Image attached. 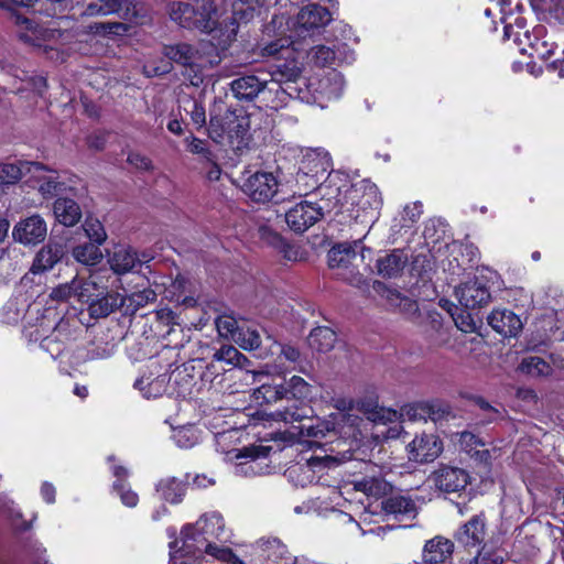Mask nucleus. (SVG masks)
Segmentation results:
<instances>
[{
  "label": "nucleus",
  "instance_id": "nucleus-1",
  "mask_svg": "<svg viewBox=\"0 0 564 564\" xmlns=\"http://www.w3.org/2000/svg\"><path fill=\"white\" fill-rule=\"evenodd\" d=\"M359 451L360 447L355 448V462L358 460L355 464V475H365L360 479L355 478V491L381 499L380 509L387 518L392 517L397 521L414 519L417 514L415 501L410 496L393 492V486L383 478L377 464L356 456Z\"/></svg>",
  "mask_w": 564,
  "mask_h": 564
},
{
  "label": "nucleus",
  "instance_id": "nucleus-2",
  "mask_svg": "<svg viewBox=\"0 0 564 564\" xmlns=\"http://www.w3.org/2000/svg\"><path fill=\"white\" fill-rule=\"evenodd\" d=\"M489 519L485 510L473 514L467 521L460 523L453 533V540L458 549L471 557L462 564H505L508 552L502 547L499 538L490 536Z\"/></svg>",
  "mask_w": 564,
  "mask_h": 564
},
{
  "label": "nucleus",
  "instance_id": "nucleus-3",
  "mask_svg": "<svg viewBox=\"0 0 564 564\" xmlns=\"http://www.w3.org/2000/svg\"><path fill=\"white\" fill-rule=\"evenodd\" d=\"M208 50H215L213 44L199 43L193 45L186 42L164 45L162 54L173 65L183 68L182 74L192 86L198 87L204 82V69L214 67L220 62L218 55L210 57Z\"/></svg>",
  "mask_w": 564,
  "mask_h": 564
},
{
  "label": "nucleus",
  "instance_id": "nucleus-4",
  "mask_svg": "<svg viewBox=\"0 0 564 564\" xmlns=\"http://www.w3.org/2000/svg\"><path fill=\"white\" fill-rule=\"evenodd\" d=\"M171 19L182 28L210 33L217 28L216 8L213 0L174 2L170 8Z\"/></svg>",
  "mask_w": 564,
  "mask_h": 564
},
{
  "label": "nucleus",
  "instance_id": "nucleus-5",
  "mask_svg": "<svg viewBox=\"0 0 564 564\" xmlns=\"http://www.w3.org/2000/svg\"><path fill=\"white\" fill-rule=\"evenodd\" d=\"M95 280H86L79 291V301L87 303V312L90 318H107L112 313L120 311L123 305L122 294L116 291L98 292Z\"/></svg>",
  "mask_w": 564,
  "mask_h": 564
},
{
  "label": "nucleus",
  "instance_id": "nucleus-6",
  "mask_svg": "<svg viewBox=\"0 0 564 564\" xmlns=\"http://www.w3.org/2000/svg\"><path fill=\"white\" fill-rule=\"evenodd\" d=\"M248 128L249 119L246 116L228 110L221 117H210L208 133L214 141H218L224 134H227L232 148L239 151L247 147Z\"/></svg>",
  "mask_w": 564,
  "mask_h": 564
},
{
  "label": "nucleus",
  "instance_id": "nucleus-7",
  "mask_svg": "<svg viewBox=\"0 0 564 564\" xmlns=\"http://www.w3.org/2000/svg\"><path fill=\"white\" fill-rule=\"evenodd\" d=\"M355 196H357V215L355 223H359L366 229L362 238L367 236L371 227L379 219V210L382 205V198L376 184L369 180H362L355 185Z\"/></svg>",
  "mask_w": 564,
  "mask_h": 564
},
{
  "label": "nucleus",
  "instance_id": "nucleus-8",
  "mask_svg": "<svg viewBox=\"0 0 564 564\" xmlns=\"http://www.w3.org/2000/svg\"><path fill=\"white\" fill-rule=\"evenodd\" d=\"M85 14L88 17L117 14L124 21L144 24L148 12L143 4L132 0H95L87 4Z\"/></svg>",
  "mask_w": 564,
  "mask_h": 564
},
{
  "label": "nucleus",
  "instance_id": "nucleus-9",
  "mask_svg": "<svg viewBox=\"0 0 564 564\" xmlns=\"http://www.w3.org/2000/svg\"><path fill=\"white\" fill-rule=\"evenodd\" d=\"M329 212L330 202L328 199L302 200L285 213V221L294 232L303 234Z\"/></svg>",
  "mask_w": 564,
  "mask_h": 564
},
{
  "label": "nucleus",
  "instance_id": "nucleus-10",
  "mask_svg": "<svg viewBox=\"0 0 564 564\" xmlns=\"http://www.w3.org/2000/svg\"><path fill=\"white\" fill-rule=\"evenodd\" d=\"M330 20L332 15L327 8L311 3L299 11L292 30L297 39L314 37L322 33Z\"/></svg>",
  "mask_w": 564,
  "mask_h": 564
},
{
  "label": "nucleus",
  "instance_id": "nucleus-11",
  "mask_svg": "<svg viewBox=\"0 0 564 564\" xmlns=\"http://www.w3.org/2000/svg\"><path fill=\"white\" fill-rule=\"evenodd\" d=\"M241 189L253 202L268 203L276 196L279 182L273 173L258 171L243 181Z\"/></svg>",
  "mask_w": 564,
  "mask_h": 564
},
{
  "label": "nucleus",
  "instance_id": "nucleus-12",
  "mask_svg": "<svg viewBox=\"0 0 564 564\" xmlns=\"http://www.w3.org/2000/svg\"><path fill=\"white\" fill-rule=\"evenodd\" d=\"M302 68L295 59H285L282 63L273 65L269 73H265L270 82L280 85L281 94L291 98L300 97V89L294 84L301 78Z\"/></svg>",
  "mask_w": 564,
  "mask_h": 564
},
{
  "label": "nucleus",
  "instance_id": "nucleus-13",
  "mask_svg": "<svg viewBox=\"0 0 564 564\" xmlns=\"http://www.w3.org/2000/svg\"><path fill=\"white\" fill-rule=\"evenodd\" d=\"M435 488L444 494L463 491L470 481L469 474L459 467L441 465L431 475Z\"/></svg>",
  "mask_w": 564,
  "mask_h": 564
},
{
  "label": "nucleus",
  "instance_id": "nucleus-14",
  "mask_svg": "<svg viewBox=\"0 0 564 564\" xmlns=\"http://www.w3.org/2000/svg\"><path fill=\"white\" fill-rule=\"evenodd\" d=\"M409 459L417 464L434 462L443 452V442L435 434L422 433L406 446Z\"/></svg>",
  "mask_w": 564,
  "mask_h": 564
},
{
  "label": "nucleus",
  "instance_id": "nucleus-15",
  "mask_svg": "<svg viewBox=\"0 0 564 564\" xmlns=\"http://www.w3.org/2000/svg\"><path fill=\"white\" fill-rule=\"evenodd\" d=\"M455 295L466 310L480 308L491 301L489 288L477 278L459 284L455 289Z\"/></svg>",
  "mask_w": 564,
  "mask_h": 564
},
{
  "label": "nucleus",
  "instance_id": "nucleus-16",
  "mask_svg": "<svg viewBox=\"0 0 564 564\" xmlns=\"http://www.w3.org/2000/svg\"><path fill=\"white\" fill-rule=\"evenodd\" d=\"M329 269L336 279L350 283L352 280V245L349 241L337 242L327 253Z\"/></svg>",
  "mask_w": 564,
  "mask_h": 564
},
{
  "label": "nucleus",
  "instance_id": "nucleus-17",
  "mask_svg": "<svg viewBox=\"0 0 564 564\" xmlns=\"http://www.w3.org/2000/svg\"><path fill=\"white\" fill-rule=\"evenodd\" d=\"M355 409L361 412L365 419L372 424L393 423L399 419L397 410L379 405L378 395L375 392L355 401Z\"/></svg>",
  "mask_w": 564,
  "mask_h": 564
},
{
  "label": "nucleus",
  "instance_id": "nucleus-18",
  "mask_svg": "<svg viewBox=\"0 0 564 564\" xmlns=\"http://www.w3.org/2000/svg\"><path fill=\"white\" fill-rule=\"evenodd\" d=\"M46 234V223L40 215L20 220L13 229V238L23 245H36L45 239Z\"/></svg>",
  "mask_w": 564,
  "mask_h": 564
},
{
  "label": "nucleus",
  "instance_id": "nucleus-19",
  "mask_svg": "<svg viewBox=\"0 0 564 564\" xmlns=\"http://www.w3.org/2000/svg\"><path fill=\"white\" fill-rule=\"evenodd\" d=\"M269 84L265 73L243 75L230 83L234 96L239 100L252 101Z\"/></svg>",
  "mask_w": 564,
  "mask_h": 564
},
{
  "label": "nucleus",
  "instance_id": "nucleus-20",
  "mask_svg": "<svg viewBox=\"0 0 564 564\" xmlns=\"http://www.w3.org/2000/svg\"><path fill=\"white\" fill-rule=\"evenodd\" d=\"M406 414L412 420H431L433 422L441 421L451 413V405L440 399L430 401H420L406 406Z\"/></svg>",
  "mask_w": 564,
  "mask_h": 564
},
{
  "label": "nucleus",
  "instance_id": "nucleus-21",
  "mask_svg": "<svg viewBox=\"0 0 564 564\" xmlns=\"http://www.w3.org/2000/svg\"><path fill=\"white\" fill-rule=\"evenodd\" d=\"M488 325L503 337H516L523 325L520 317L508 308H495L487 316Z\"/></svg>",
  "mask_w": 564,
  "mask_h": 564
},
{
  "label": "nucleus",
  "instance_id": "nucleus-22",
  "mask_svg": "<svg viewBox=\"0 0 564 564\" xmlns=\"http://www.w3.org/2000/svg\"><path fill=\"white\" fill-rule=\"evenodd\" d=\"M181 534L183 538V545L177 552L180 554L173 557V564H202L204 557L202 549L197 546L196 550H193V542L199 543V538L200 540H205L204 536H200V534L196 536L194 529L189 527L183 530ZM200 543L205 546L204 541H200Z\"/></svg>",
  "mask_w": 564,
  "mask_h": 564
},
{
  "label": "nucleus",
  "instance_id": "nucleus-23",
  "mask_svg": "<svg viewBox=\"0 0 564 564\" xmlns=\"http://www.w3.org/2000/svg\"><path fill=\"white\" fill-rule=\"evenodd\" d=\"M108 263L113 273L123 275L141 267L142 260L131 247L120 246L108 256Z\"/></svg>",
  "mask_w": 564,
  "mask_h": 564
},
{
  "label": "nucleus",
  "instance_id": "nucleus-24",
  "mask_svg": "<svg viewBox=\"0 0 564 564\" xmlns=\"http://www.w3.org/2000/svg\"><path fill=\"white\" fill-rule=\"evenodd\" d=\"M382 296L387 300L388 304L392 307L399 308V312L405 316L410 322L420 323L423 316V311L420 310L416 301L403 296L397 290L384 288Z\"/></svg>",
  "mask_w": 564,
  "mask_h": 564
},
{
  "label": "nucleus",
  "instance_id": "nucleus-25",
  "mask_svg": "<svg viewBox=\"0 0 564 564\" xmlns=\"http://www.w3.org/2000/svg\"><path fill=\"white\" fill-rule=\"evenodd\" d=\"M454 540H448L444 536H435L426 541L423 547V560L429 564L444 563L454 551Z\"/></svg>",
  "mask_w": 564,
  "mask_h": 564
},
{
  "label": "nucleus",
  "instance_id": "nucleus-26",
  "mask_svg": "<svg viewBox=\"0 0 564 564\" xmlns=\"http://www.w3.org/2000/svg\"><path fill=\"white\" fill-rule=\"evenodd\" d=\"M45 167L37 162L0 163V185L15 184L25 173H37Z\"/></svg>",
  "mask_w": 564,
  "mask_h": 564
},
{
  "label": "nucleus",
  "instance_id": "nucleus-27",
  "mask_svg": "<svg viewBox=\"0 0 564 564\" xmlns=\"http://www.w3.org/2000/svg\"><path fill=\"white\" fill-rule=\"evenodd\" d=\"M64 247L59 243H47L42 247L32 263V273H43L51 270L64 257Z\"/></svg>",
  "mask_w": 564,
  "mask_h": 564
},
{
  "label": "nucleus",
  "instance_id": "nucleus-28",
  "mask_svg": "<svg viewBox=\"0 0 564 564\" xmlns=\"http://www.w3.org/2000/svg\"><path fill=\"white\" fill-rule=\"evenodd\" d=\"M9 21L19 28L17 36L24 43L37 45V41L43 35V29L35 21L20 14L17 11H10Z\"/></svg>",
  "mask_w": 564,
  "mask_h": 564
},
{
  "label": "nucleus",
  "instance_id": "nucleus-29",
  "mask_svg": "<svg viewBox=\"0 0 564 564\" xmlns=\"http://www.w3.org/2000/svg\"><path fill=\"white\" fill-rule=\"evenodd\" d=\"M307 346L313 352H329L341 348L336 333L326 326L314 328L307 336Z\"/></svg>",
  "mask_w": 564,
  "mask_h": 564
},
{
  "label": "nucleus",
  "instance_id": "nucleus-30",
  "mask_svg": "<svg viewBox=\"0 0 564 564\" xmlns=\"http://www.w3.org/2000/svg\"><path fill=\"white\" fill-rule=\"evenodd\" d=\"M56 220L64 226L73 227L82 218V208L77 202L69 197H58L53 205Z\"/></svg>",
  "mask_w": 564,
  "mask_h": 564
},
{
  "label": "nucleus",
  "instance_id": "nucleus-31",
  "mask_svg": "<svg viewBox=\"0 0 564 564\" xmlns=\"http://www.w3.org/2000/svg\"><path fill=\"white\" fill-rule=\"evenodd\" d=\"M406 262V253L401 249H394L391 253L377 260L378 273L383 278H394L402 272Z\"/></svg>",
  "mask_w": 564,
  "mask_h": 564
},
{
  "label": "nucleus",
  "instance_id": "nucleus-32",
  "mask_svg": "<svg viewBox=\"0 0 564 564\" xmlns=\"http://www.w3.org/2000/svg\"><path fill=\"white\" fill-rule=\"evenodd\" d=\"M423 205L421 202L406 204L402 212L392 220L391 230L393 234H401L403 229H411L421 218Z\"/></svg>",
  "mask_w": 564,
  "mask_h": 564
},
{
  "label": "nucleus",
  "instance_id": "nucleus-33",
  "mask_svg": "<svg viewBox=\"0 0 564 564\" xmlns=\"http://www.w3.org/2000/svg\"><path fill=\"white\" fill-rule=\"evenodd\" d=\"M123 305L121 313L123 316H133L135 313L156 300V293L152 289H144L130 295H122Z\"/></svg>",
  "mask_w": 564,
  "mask_h": 564
},
{
  "label": "nucleus",
  "instance_id": "nucleus-34",
  "mask_svg": "<svg viewBox=\"0 0 564 564\" xmlns=\"http://www.w3.org/2000/svg\"><path fill=\"white\" fill-rule=\"evenodd\" d=\"M45 172H48L44 175L37 176L39 182V192L42 194L43 197H54L58 196L61 194L67 193V191H70L72 188L68 187L64 182L59 181V176L57 172L50 171L46 166Z\"/></svg>",
  "mask_w": 564,
  "mask_h": 564
},
{
  "label": "nucleus",
  "instance_id": "nucleus-35",
  "mask_svg": "<svg viewBox=\"0 0 564 564\" xmlns=\"http://www.w3.org/2000/svg\"><path fill=\"white\" fill-rule=\"evenodd\" d=\"M156 490L165 501L178 503L185 495L186 485L175 477H166L159 481Z\"/></svg>",
  "mask_w": 564,
  "mask_h": 564
},
{
  "label": "nucleus",
  "instance_id": "nucleus-36",
  "mask_svg": "<svg viewBox=\"0 0 564 564\" xmlns=\"http://www.w3.org/2000/svg\"><path fill=\"white\" fill-rule=\"evenodd\" d=\"M101 245L96 242H85L73 248L72 254L74 259L85 265H96L101 262L104 253L100 249Z\"/></svg>",
  "mask_w": 564,
  "mask_h": 564
},
{
  "label": "nucleus",
  "instance_id": "nucleus-37",
  "mask_svg": "<svg viewBox=\"0 0 564 564\" xmlns=\"http://www.w3.org/2000/svg\"><path fill=\"white\" fill-rule=\"evenodd\" d=\"M178 104L180 111L188 115L197 128H202L206 123L205 108L202 102L189 95H183L180 97Z\"/></svg>",
  "mask_w": 564,
  "mask_h": 564
},
{
  "label": "nucleus",
  "instance_id": "nucleus-38",
  "mask_svg": "<svg viewBox=\"0 0 564 564\" xmlns=\"http://www.w3.org/2000/svg\"><path fill=\"white\" fill-rule=\"evenodd\" d=\"M257 546L261 551L262 556L273 563L285 558L289 553L286 545L276 538L260 539L257 542Z\"/></svg>",
  "mask_w": 564,
  "mask_h": 564
},
{
  "label": "nucleus",
  "instance_id": "nucleus-39",
  "mask_svg": "<svg viewBox=\"0 0 564 564\" xmlns=\"http://www.w3.org/2000/svg\"><path fill=\"white\" fill-rule=\"evenodd\" d=\"M187 151L197 155L202 164L214 162L217 156L210 149L209 142L191 135L185 139Z\"/></svg>",
  "mask_w": 564,
  "mask_h": 564
},
{
  "label": "nucleus",
  "instance_id": "nucleus-40",
  "mask_svg": "<svg viewBox=\"0 0 564 564\" xmlns=\"http://www.w3.org/2000/svg\"><path fill=\"white\" fill-rule=\"evenodd\" d=\"M518 370L532 377H541L550 375L552 368L542 358L538 356H530L521 361Z\"/></svg>",
  "mask_w": 564,
  "mask_h": 564
},
{
  "label": "nucleus",
  "instance_id": "nucleus-41",
  "mask_svg": "<svg viewBox=\"0 0 564 564\" xmlns=\"http://www.w3.org/2000/svg\"><path fill=\"white\" fill-rule=\"evenodd\" d=\"M243 350H256L260 347V335L256 329L240 327L232 339Z\"/></svg>",
  "mask_w": 564,
  "mask_h": 564
},
{
  "label": "nucleus",
  "instance_id": "nucleus-42",
  "mask_svg": "<svg viewBox=\"0 0 564 564\" xmlns=\"http://www.w3.org/2000/svg\"><path fill=\"white\" fill-rule=\"evenodd\" d=\"M173 440L180 448H191L199 442V431L193 426H182L173 434Z\"/></svg>",
  "mask_w": 564,
  "mask_h": 564
},
{
  "label": "nucleus",
  "instance_id": "nucleus-43",
  "mask_svg": "<svg viewBox=\"0 0 564 564\" xmlns=\"http://www.w3.org/2000/svg\"><path fill=\"white\" fill-rule=\"evenodd\" d=\"M247 361L246 355H232V357L228 359L226 355H213L210 368L213 369V373L217 375L220 371H227L226 366H231V368L236 366L243 367V364Z\"/></svg>",
  "mask_w": 564,
  "mask_h": 564
},
{
  "label": "nucleus",
  "instance_id": "nucleus-44",
  "mask_svg": "<svg viewBox=\"0 0 564 564\" xmlns=\"http://www.w3.org/2000/svg\"><path fill=\"white\" fill-rule=\"evenodd\" d=\"M86 237L98 245H102L107 240V232L104 225L96 218L88 217L83 224Z\"/></svg>",
  "mask_w": 564,
  "mask_h": 564
},
{
  "label": "nucleus",
  "instance_id": "nucleus-45",
  "mask_svg": "<svg viewBox=\"0 0 564 564\" xmlns=\"http://www.w3.org/2000/svg\"><path fill=\"white\" fill-rule=\"evenodd\" d=\"M254 393L257 400L261 398L267 403L276 402L278 400L288 397L286 388L283 384H262Z\"/></svg>",
  "mask_w": 564,
  "mask_h": 564
},
{
  "label": "nucleus",
  "instance_id": "nucleus-46",
  "mask_svg": "<svg viewBox=\"0 0 564 564\" xmlns=\"http://www.w3.org/2000/svg\"><path fill=\"white\" fill-rule=\"evenodd\" d=\"M514 24L518 31L517 33H514V37L512 39V41L519 47V51L525 53L527 50L524 47V44L528 42L529 46H531L534 51L538 52V48L535 47L531 40V34L529 30H527L525 20L522 17H516Z\"/></svg>",
  "mask_w": 564,
  "mask_h": 564
},
{
  "label": "nucleus",
  "instance_id": "nucleus-47",
  "mask_svg": "<svg viewBox=\"0 0 564 564\" xmlns=\"http://www.w3.org/2000/svg\"><path fill=\"white\" fill-rule=\"evenodd\" d=\"M451 317L463 333H476L477 322L469 312L455 308V312H451Z\"/></svg>",
  "mask_w": 564,
  "mask_h": 564
},
{
  "label": "nucleus",
  "instance_id": "nucleus-48",
  "mask_svg": "<svg viewBox=\"0 0 564 564\" xmlns=\"http://www.w3.org/2000/svg\"><path fill=\"white\" fill-rule=\"evenodd\" d=\"M308 58L314 65L325 67L335 59V52L325 45H316L311 48Z\"/></svg>",
  "mask_w": 564,
  "mask_h": 564
},
{
  "label": "nucleus",
  "instance_id": "nucleus-49",
  "mask_svg": "<svg viewBox=\"0 0 564 564\" xmlns=\"http://www.w3.org/2000/svg\"><path fill=\"white\" fill-rule=\"evenodd\" d=\"M85 281L73 280L70 284H61L53 289L51 292V299L56 301H66L72 294H75L79 300V291Z\"/></svg>",
  "mask_w": 564,
  "mask_h": 564
},
{
  "label": "nucleus",
  "instance_id": "nucleus-50",
  "mask_svg": "<svg viewBox=\"0 0 564 564\" xmlns=\"http://www.w3.org/2000/svg\"><path fill=\"white\" fill-rule=\"evenodd\" d=\"M197 525L200 527V530L204 533L215 534L216 536H219L220 532H223L225 528L224 519L219 513H212L202 518L197 522Z\"/></svg>",
  "mask_w": 564,
  "mask_h": 564
},
{
  "label": "nucleus",
  "instance_id": "nucleus-51",
  "mask_svg": "<svg viewBox=\"0 0 564 564\" xmlns=\"http://www.w3.org/2000/svg\"><path fill=\"white\" fill-rule=\"evenodd\" d=\"M288 394H291L294 399H304L310 394V386L307 382L299 377L293 376L285 386Z\"/></svg>",
  "mask_w": 564,
  "mask_h": 564
},
{
  "label": "nucleus",
  "instance_id": "nucleus-52",
  "mask_svg": "<svg viewBox=\"0 0 564 564\" xmlns=\"http://www.w3.org/2000/svg\"><path fill=\"white\" fill-rule=\"evenodd\" d=\"M423 316L417 325H425L427 328L425 332L431 329L432 332L438 333L442 329L443 318L440 312L434 308H425Z\"/></svg>",
  "mask_w": 564,
  "mask_h": 564
},
{
  "label": "nucleus",
  "instance_id": "nucleus-53",
  "mask_svg": "<svg viewBox=\"0 0 564 564\" xmlns=\"http://www.w3.org/2000/svg\"><path fill=\"white\" fill-rule=\"evenodd\" d=\"M216 327L220 336L232 339V335L240 327H238L237 321L230 315H221L216 319Z\"/></svg>",
  "mask_w": 564,
  "mask_h": 564
},
{
  "label": "nucleus",
  "instance_id": "nucleus-54",
  "mask_svg": "<svg viewBox=\"0 0 564 564\" xmlns=\"http://www.w3.org/2000/svg\"><path fill=\"white\" fill-rule=\"evenodd\" d=\"M270 451L271 447L262 445L243 447L237 455V458H250V462H243L241 465H247L248 463L254 464L258 458H265Z\"/></svg>",
  "mask_w": 564,
  "mask_h": 564
},
{
  "label": "nucleus",
  "instance_id": "nucleus-55",
  "mask_svg": "<svg viewBox=\"0 0 564 564\" xmlns=\"http://www.w3.org/2000/svg\"><path fill=\"white\" fill-rule=\"evenodd\" d=\"M204 550H205L204 552L206 554H208L215 558H218L224 562L232 563V564L237 563V556L228 547H221L216 544L206 543Z\"/></svg>",
  "mask_w": 564,
  "mask_h": 564
},
{
  "label": "nucleus",
  "instance_id": "nucleus-56",
  "mask_svg": "<svg viewBox=\"0 0 564 564\" xmlns=\"http://www.w3.org/2000/svg\"><path fill=\"white\" fill-rule=\"evenodd\" d=\"M131 24L128 21L124 22H102L98 23L96 26L97 31H101L107 34H113V35H126L130 29Z\"/></svg>",
  "mask_w": 564,
  "mask_h": 564
},
{
  "label": "nucleus",
  "instance_id": "nucleus-57",
  "mask_svg": "<svg viewBox=\"0 0 564 564\" xmlns=\"http://www.w3.org/2000/svg\"><path fill=\"white\" fill-rule=\"evenodd\" d=\"M113 489L120 495V499L124 506L133 508L138 505V495L128 488L126 484L113 482Z\"/></svg>",
  "mask_w": 564,
  "mask_h": 564
},
{
  "label": "nucleus",
  "instance_id": "nucleus-58",
  "mask_svg": "<svg viewBox=\"0 0 564 564\" xmlns=\"http://www.w3.org/2000/svg\"><path fill=\"white\" fill-rule=\"evenodd\" d=\"M127 162L141 171H149L152 169V163L149 158L138 152H130Z\"/></svg>",
  "mask_w": 564,
  "mask_h": 564
},
{
  "label": "nucleus",
  "instance_id": "nucleus-59",
  "mask_svg": "<svg viewBox=\"0 0 564 564\" xmlns=\"http://www.w3.org/2000/svg\"><path fill=\"white\" fill-rule=\"evenodd\" d=\"M276 249H279L283 257L289 261H297L302 259L300 248L286 242L285 240H283L282 243L276 247Z\"/></svg>",
  "mask_w": 564,
  "mask_h": 564
},
{
  "label": "nucleus",
  "instance_id": "nucleus-60",
  "mask_svg": "<svg viewBox=\"0 0 564 564\" xmlns=\"http://www.w3.org/2000/svg\"><path fill=\"white\" fill-rule=\"evenodd\" d=\"M259 235H260V238L272 245L273 247H278L279 245L282 243V241L284 240L278 232H275L274 230H272L270 227L268 226H261L259 228Z\"/></svg>",
  "mask_w": 564,
  "mask_h": 564
},
{
  "label": "nucleus",
  "instance_id": "nucleus-61",
  "mask_svg": "<svg viewBox=\"0 0 564 564\" xmlns=\"http://www.w3.org/2000/svg\"><path fill=\"white\" fill-rule=\"evenodd\" d=\"M274 416L285 423H293L302 421L306 415L299 412V410L285 409L284 411H276Z\"/></svg>",
  "mask_w": 564,
  "mask_h": 564
},
{
  "label": "nucleus",
  "instance_id": "nucleus-62",
  "mask_svg": "<svg viewBox=\"0 0 564 564\" xmlns=\"http://www.w3.org/2000/svg\"><path fill=\"white\" fill-rule=\"evenodd\" d=\"M145 72L148 74V76H162V75H165V74H169L172 69H173V66L171 64V62H165L163 63L162 65L160 66H145Z\"/></svg>",
  "mask_w": 564,
  "mask_h": 564
},
{
  "label": "nucleus",
  "instance_id": "nucleus-63",
  "mask_svg": "<svg viewBox=\"0 0 564 564\" xmlns=\"http://www.w3.org/2000/svg\"><path fill=\"white\" fill-rule=\"evenodd\" d=\"M204 165H206L208 167V171L206 173V177L209 181L214 182V181H218L220 178L221 169H220V166L217 163V156L215 158L214 162H207Z\"/></svg>",
  "mask_w": 564,
  "mask_h": 564
},
{
  "label": "nucleus",
  "instance_id": "nucleus-64",
  "mask_svg": "<svg viewBox=\"0 0 564 564\" xmlns=\"http://www.w3.org/2000/svg\"><path fill=\"white\" fill-rule=\"evenodd\" d=\"M511 15H503L502 22L505 23L503 28V39L505 40H512L514 37V33H517L518 29L516 28L514 20L509 21Z\"/></svg>",
  "mask_w": 564,
  "mask_h": 564
}]
</instances>
